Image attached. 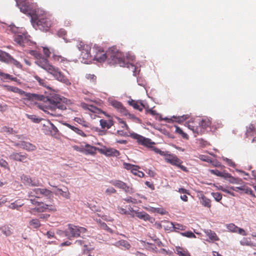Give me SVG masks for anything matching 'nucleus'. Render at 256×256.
<instances>
[{"label":"nucleus","instance_id":"13d9d810","mask_svg":"<svg viewBox=\"0 0 256 256\" xmlns=\"http://www.w3.org/2000/svg\"><path fill=\"white\" fill-rule=\"evenodd\" d=\"M116 190L112 187L108 188L106 190V193L108 195L116 193Z\"/></svg>","mask_w":256,"mask_h":256},{"label":"nucleus","instance_id":"39448f33","mask_svg":"<svg viewBox=\"0 0 256 256\" xmlns=\"http://www.w3.org/2000/svg\"><path fill=\"white\" fill-rule=\"evenodd\" d=\"M130 136L136 140L138 144L144 146L147 148H152L156 153L159 154L161 156H166V154L165 152L162 151L156 147L153 146V145H154L155 143L152 142L150 138H146L136 133L132 134Z\"/></svg>","mask_w":256,"mask_h":256},{"label":"nucleus","instance_id":"f257e3e1","mask_svg":"<svg viewBox=\"0 0 256 256\" xmlns=\"http://www.w3.org/2000/svg\"><path fill=\"white\" fill-rule=\"evenodd\" d=\"M4 87L6 90L18 93L20 96H26L29 100L43 101L44 102V104H39L40 108L52 116L60 117L62 116V112L66 109L67 99L61 98L57 94H54L49 98L43 95L27 93L16 86H4Z\"/></svg>","mask_w":256,"mask_h":256},{"label":"nucleus","instance_id":"a878e982","mask_svg":"<svg viewBox=\"0 0 256 256\" xmlns=\"http://www.w3.org/2000/svg\"><path fill=\"white\" fill-rule=\"evenodd\" d=\"M34 78L40 86L45 87L48 89L51 88L48 82L44 78H41L37 75L35 76Z\"/></svg>","mask_w":256,"mask_h":256},{"label":"nucleus","instance_id":"0e129e2a","mask_svg":"<svg viewBox=\"0 0 256 256\" xmlns=\"http://www.w3.org/2000/svg\"><path fill=\"white\" fill-rule=\"evenodd\" d=\"M43 52L44 56L47 58L49 57L51 54L50 50L46 47L43 48Z\"/></svg>","mask_w":256,"mask_h":256},{"label":"nucleus","instance_id":"4468645a","mask_svg":"<svg viewBox=\"0 0 256 256\" xmlns=\"http://www.w3.org/2000/svg\"><path fill=\"white\" fill-rule=\"evenodd\" d=\"M28 155L26 153L14 152L10 155L9 157L13 160L25 163L28 162Z\"/></svg>","mask_w":256,"mask_h":256},{"label":"nucleus","instance_id":"6e6d98bb","mask_svg":"<svg viewBox=\"0 0 256 256\" xmlns=\"http://www.w3.org/2000/svg\"><path fill=\"white\" fill-rule=\"evenodd\" d=\"M84 248L83 250V254H90L91 251L94 250V248H88L87 245H84Z\"/></svg>","mask_w":256,"mask_h":256},{"label":"nucleus","instance_id":"aec40b11","mask_svg":"<svg viewBox=\"0 0 256 256\" xmlns=\"http://www.w3.org/2000/svg\"><path fill=\"white\" fill-rule=\"evenodd\" d=\"M98 148L95 146H91L89 144H86L85 148H84L83 154H94Z\"/></svg>","mask_w":256,"mask_h":256},{"label":"nucleus","instance_id":"473e14b6","mask_svg":"<svg viewBox=\"0 0 256 256\" xmlns=\"http://www.w3.org/2000/svg\"><path fill=\"white\" fill-rule=\"evenodd\" d=\"M206 235L212 240V241H218L219 240V238L217 236L216 234L214 231L210 230H207L206 232Z\"/></svg>","mask_w":256,"mask_h":256},{"label":"nucleus","instance_id":"393cba45","mask_svg":"<svg viewBox=\"0 0 256 256\" xmlns=\"http://www.w3.org/2000/svg\"><path fill=\"white\" fill-rule=\"evenodd\" d=\"M114 245L118 247L122 246V248L124 250H129L131 246L128 242L124 240L116 242Z\"/></svg>","mask_w":256,"mask_h":256},{"label":"nucleus","instance_id":"052dcab7","mask_svg":"<svg viewBox=\"0 0 256 256\" xmlns=\"http://www.w3.org/2000/svg\"><path fill=\"white\" fill-rule=\"evenodd\" d=\"M90 49V46L89 45H86L85 46V48L81 51V54H91Z\"/></svg>","mask_w":256,"mask_h":256},{"label":"nucleus","instance_id":"c756f323","mask_svg":"<svg viewBox=\"0 0 256 256\" xmlns=\"http://www.w3.org/2000/svg\"><path fill=\"white\" fill-rule=\"evenodd\" d=\"M26 39L24 34H15L14 36V41L20 46H23L24 41Z\"/></svg>","mask_w":256,"mask_h":256},{"label":"nucleus","instance_id":"603ef678","mask_svg":"<svg viewBox=\"0 0 256 256\" xmlns=\"http://www.w3.org/2000/svg\"><path fill=\"white\" fill-rule=\"evenodd\" d=\"M212 195L216 202H219L222 198V194L220 192H212Z\"/></svg>","mask_w":256,"mask_h":256},{"label":"nucleus","instance_id":"e2e57ef3","mask_svg":"<svg viewBox=\"0 0 256 256\" xmlns=\"http://www.w3.org/2000/svg\"><path fill=\"white\" fill-rule=\"evenodd\" d=\"M30 54L32 56H34L36 58V60L42 57L41 54L39 52H36V50H31L30 52Z\"/></svg>","mask_w":256,"mask_h":256},{"label":"nucleus","instance_id":"bb28decb","mask_svg":"<svg viewBox=\"0 0 256 256\" xmlns=\"http://www.w3.org/2000/svg\"><path fill=\"white\" fill-rule=\"evenodd\" d=\"M65 126H66L68 128L71 129L72 130L76 132L78 134L79 136H80L82 137H86V135L84 134V132L81 130L79 129L78 128L75 127L73 126H72L71 124H65Z\"/></svg>","mask_w":256,"mask_h":256},{"label":"nucleus","instance_id":"dca6fc26","mask_svg":"<svg viewBox=\"0 0 256 256\" xmlns=\"http://www.w3.org/2000/svg\"><path fill=\"white\" fill-rule=\"evenodd\" d=\"M98 152L106 156H118L120 154L118 150L113 148H106L98 149Z\"/></svg>","mask_w":256,"mask_h":256},{"label":"nucleus","instance_id":"79ce46f5","mask_svg":"<svg viewBox=\"0 0 256 256\" xmlns=\"http://www.w3.org/2000/svg\"><path fill=\"white\" fill-rule=\"evenodd\" d=\"M82 106L83 108H87L94 112H96V110H99L98 109L96 108V107H94L92 105H88L86 104L82 103Z\"/></svg>","mask_w":256,"mask_h":256},{"label":"nucleus","instance_id":"69168bd1","mask_svg":"<svg viewBox=\"0 0 256 256\" xmlns=\"http://www.w3.org/2000/svg\"><path fill=\"white\" fill-rule=\"evenodd\" d=\"M38 198H32L30 199V201L33 205L37 206L38 204V203L40 202L38 200Z\"/></svg>","mask_w":256,"mask_h":256},{"label":"nucleus","instance_id":"37998d69","mask_svg":"<svg viewBox=\"0 0 256 256\" xmlns=\"http://www.w3.org/2000/svg\"><path fill=\"white\" fill-rule=\"evenodd\" d=\"M173 118L176 119V121L178 123L183 122L184 120H187L188 118V115H183L182 116H178V117L174 116Z\"/></svg>","mask_w":256,"mask_h":256},{"label":"nucleus","instance_id":"f03ea898","mask_svg":"<svg viewBox=\"0 0 256 256\" xmlns=\"http://www.w3.org/2000/svg\"><path fill=\"white\" fill-rule=\"evenodd\" d=\"M32 23L36 28L46 32L56 24V20L47 13H39L38 11L32 18Z\"/></svg>","mask_w":256,"mask_h":256},{"label":"nucleus","instance_id":"412c9836","mask_svg":"<svg viewBox=\"0 0 256 256\" xmlns=\"http://www.w3.org/2000/svg\"><path fill=\"white\" fill-rule=\"evenodd\" d=\"M128 104L130 106H132L134 109L138 110L140 112H142L143 110V108H144V105L142 102L133 100H128Z\"/></svg>","mask_w":256,"mask_h":256},{"label":"nucleus","instance_id":"8fccbe9b","mask_svg":"<svg viewBox=\"0 0 256 256\" xmlns=\"http://www.w3.org/2000/svg\"><path fill=\"white\" fill-rule=\"evenodd\" d=\"M30 179V177L28 176L22 174L21 176V180L22 182L26 185H28Z\"/></svg>","mask_w":256,"mask_h":256},{"label":"nucleus","instance_id":"f8f14e48","mask_svg":"<svg viewBox=\"0 0 256 256\" xmlns=\"http://www.w3.org/2000/svg\"><path fill=\"white\" fill-rule=\"evenodd\" d=\"M1 61L6 62L9 64H12L18 68H22V65L19 62L9 54L4 52Z\"/></svg>","mask_w":256,"mask_h":256},{"label":"nucleus","instance_id":"4d7b16f0","mask_svg":"<svg viewBox=\"0 0 256 256\" xmlns=\"http://www.w3.org/2000/svg\"><path fill=\"white\" fill-rule=\"evenodd\" d=\"M198 158L204 162H211L210 158L208 156L200 154L198 156Z\"/></svg>","mask_w":256,"mask_h":256},{"label":"nucleus","instance_id":"49530a36","mask_svg":"<svg viewBox=\"0 0 256 256\" xmlns=\"http://www.w3.org/2000/svg\"><path fill=\"white\" fill-rule=\"evenodd\" d=\"M210 172L212 174H214L216 176L220 177H226V174H224L222 172H220L218 170H210Z\"/></svg>","mask_w":256,"mask_h":256},{"label":"nucleus","instance_id":"f704fd0d","mask_svg":"<svg viewBox=\"0 0 256 256\" xmlns=\"http://www.w3.org/2000/svg\"><path fill=\"white\" fill-rule=\"evenodd\" d=\"M56 194L57 195L62 196L68 199L70 198V193L68 190H66V191H64L60 188H58L56 192Z\"/></svg>","mask_w":256,"mask_h":256},{"label":"nucleus","instance_id":"c9c22d12","mask_svg":"<svg viewBox=\"0 0 256 256\" xmlns=\"http://www.w3.org/2000/svg\"><path fill=\"white\" fill-rule=\"evenodd\" d=\"M20 29L18 27L16 26L14 24H10L8 26L6 30L8 32H12V34H19V31Z\"/></svg>","mask_w":256,"mask_h":256},{"label":"nucleus","instance_id":"a211bd4d","mask_svg":"<svg viewBox=\"0 0 256 256\" xmlns=\"http://www.w3.org/2000/svg\"><path fill=\"white\" fill-rule=\"evenodd\" d=\"M136 216L138 218L143 220L145 221H148L151 223H153L154 221V218L151 217L148 214L144 212H135Z\"/></svg>","mask_w":256,"mask_h":256},{"label":"nucleus","instance_id":"c85d7f7f","mask_svg":"<svg viewBox=\"0 0 256 256\" xmlns=\"http://www.w3.org/2000/svg\"><path fill=\"white\" fill-rule=\"evenodd\" d=\"M226 177L229 178H230L229 182L231 184H242L243 183L242 179L234 178L230 174H226Z\"/></svg>","mask_w":256,"mask_h":256},{"label":"nucleus","instance_id":"a18cd8bd","mask_svg":"<svg viewBox=\"0 0 256 256\" xmlns=\"http://www.w3.org/2000/svg\"><path fill=\"white\" fill-rule=\"evenodd\" d=\"M27 118L36 123H39L41 121V118H37L36 115L27 114Z\"/></svg>","mask_w":256,"mask_h":256},{"label":"nucleus","instance_id":"a19ab883","mask_svg":"<svg viewBox=\"0 0 256 256\" xmlns=\"http://www.w3.org/2000/svg\"><path fill=\"white\" fill-rule=\"evenodd\" d=\"M86 78L90 81V82L96 84V76L94 74H86Z\"/></svg>","mask_w":256,"mask_h":256},{"label":"nucleus","instance_id":"6ab92c4d","mask_svg":"<svg viewBox=\"0 0 256 256\" xmlns=\"http://www.w3.org/2000/svg\"><path fill=\"white\" fill-rule=\"evenodd\" d=\"M198 196L200 200V204L204 206L210 208L211 207V200L204 196L202 192H198Z\"/></svg>","mask_w":256,"mask_h":256},{"label":"nucleus","instance_id":"4c0bfd02","mask_svg":"<svg viewBox=\"0 0 256 256\" xmlns=\"http://www.w3.org/2000/svg\"><path fill=\"white\" fill-rule=\"evenodd\" d=\"M175 128H176V130H175L176 133L182 136V138H184V139H186V140L188 139V135L186 133L184 132H183V130L180 127H178V126H175Z\"/></svg>","mask_w":256,"mask_h":256},{"label":"nucleus","instance_id":"e433bc0d","mask_svg":"<svg viewBox=\"0 0 256 256\" xmlns=\"http://www.w3.org/2000/svg\"><path fill=\"white\" fill-rule=\"evenodd\" d=\"M0 76L4 80H10L15 82L17 80V78L16 77H14L8 74H5L2 72H0Z\"/></svg>","mask_w":256,"mask_h":256},{"label":"nucleus","instance_id":"ea45409f","mask_svg":"<svg viewBox=\"0 0 256 256\" xmlns=\"http://www.w3.org/2000/svg\"><path fill=\"white\" fill-rule=\"evenodd\" d=\"M170 225L174 230H184L186 228V226L181 224H173L172 222L170 223Z\"/></svg>","mask_w":256,"mask_h":256},{"label":"nucleus","instance_id":"774afa93","mask_svg":"<svg viewBox=\"0 0 256 256\" xmlns=\"http://www.w3.org/2000/svg\"><path fill=\"white\" fill-rule=\"evenodd\" d=\"M0 166L4 168H8V163L3 159L0 160Z\"/></svg>","mask_w":256,"mask_h":256},{"label":"nucleus","instance_id":"2eb2a0df","mask_svg":"<svg viewBox=\"0 0 256 256\" xmlns=\"http://www.w3.org/2000/svg\"><path fill=\"white\" fill-rule=\"evenodd\" d=\"M15 146L22 148L24 150H25L28 152L34 151L36 149V147L34 144L26 142L25 141H21L18 142L15 144Z\"/></svg>","mask_w":256,"mask_h":256},{"label":"nucleus","instance_id":"4be33fe9","mask_svg":"<svg viewBox=\"0 0 256 256\" xmlns=\"http://www.w3.org/2000/svg\"><path fill=\"white\" fill-rule=\"evenodd\" d=\"M100 125L102 128H110L114 124L113 120H106L101 119L100 120Z\"/></svg>","mask_w":256,"mask_h":256},{"label":"nucleus","instance_id":"2f4dec72","mask_svg":"<svg viewBox=\"0 0 256 256\" xmlns=\"http://www.w3.org/2000/svg\"><path fill=\"white\" fill-rule=\"evenodd\" d=\"M28 224L30 227L32 228H38L41 226V224L38 219L37 218H33L29 222Z\"/></svg>","mask_w":256,"mask_h":256},{"label":"nucleus","instance_id":"cd10ccee","mask_svg":"<svg viewBox=\"0 0 256 256\" xmlns=\"http://www.w3.org/2000/svg\"><path fill=\"white\" fill-rule=\"evenodd\" d=\"M175 252L179 256H190L187 250L180 246L176 247Z\"/></svg>","mask_w":256,"mask_h":256},{"label":"nucleus","instance_id":"1a4fd4ad","mask_svg":"<svg viewBox=\"0 0 256 256\" xmlns=\"http://www.w3.org/2000/svg\"><path fill=\"white\" fill-rule=\"evenodd\" d=\"M50 70L48 73L52 75L56 80L66 84L67 86L71 85V82L70 80L58 68L53 66Z\"/></svg>","mask_w":256,"mask_h":256},{"label":"nucleus","instance_id":"c03bdc74","mask_svg":"<svg viewBox=\"0 0 256 256\" xmlns=\"http://www.w3.org/2000/svg\"><path fill=\"white\" fill-rule=\"evenodd\" d=\"M28 186H40L41 184H40V182L38 180H35V179L32 180L30 178Z\"/></svg>","mask_w":256,"mask_h":256},{"label":"nucleus","instance_id":"de8ad7c7","mask_svg":"<svg viewBox=\"0 0 256 256\" xmlns=\"http://www.w3.org/2000/svg\"><path fill=\"white\" fill-rule=\"evenodd\" d=\"M180 234L184 236L189 238H195V234L191 231H187L184 232H180Z\"/></svg>","mask_w":256,"mask_h":256},{"label":"nucleus","instance_id":"b1692460","mask_svg":"<svg viewBox=\"0 0 256 256\" xmlns=\"http://www.w3.org/2000/svg\"><path fill=\"white\" fill-rule=\"evenodd\" d=\"M26 0H16V4L20 8V11L24 13H26L28 11V6L25 2Z\"/></svg>","mask_w":256,"mask_h":256},{"label":"nucleus","instance_id":"423d86ee","mask_svg":"<svg viewBox=\"0 0 256 256\" xmlns=\"http://www.w3.org/2000/svg\"><path fill=\"white\" fill-rule=\"evenodd\" d=\"M86 229L84 228L69 224L68 228L65 230L66 236L69 238H77L81 233H84Z\"/></svg>","mask_w":256,"mask_h":256},{"label":"nucleus","instance_id":"7ed1b4c3","mask_svg":"<svg viewBox=\"0 0 256 256\" xmlns=\"http://www.w3.org/2000/svg\"><path fill=\"white\" fill-rule=\"evenodd\" d=\"M107 60L109 64L114 65L119 64L120 66H125L131 68L134 76L137 74L136 68L130 63H126L123 54L119 52L116 48H110L107 50Z\"/></svg>","mask_w":256,"mask_h":256},{"label":"nucleus","instance_id":"9b49d317","mask_svg":"<svg viewBox=\"0 0 256 256\" xmlns=\"http://www.w3.org/2000/svg\"><path fill=\"white\" fill-rule=\"evenodd\" d=\"M110 182L114 186L123 190L126 193L132 194L135 192L132 185H128L120 180H112Z\"/></svg>","mask_w":256,"mask_h":256},{"label":"nucleus","instance_id":"bf43d9fd","mask_svg":"<svg viewBox=\"0 0 256 256\" xmlns=\"http://www.w3.org/2000/svg\"><path fill=\"white\" fill-rule=\"evenodd\" d=\"M2 131L4 132H6L7 134H11L13 132V129H12V128H11L4 126L2 128Z\"/></svg>","mask_w":256,"mask_h":256},{"label":"nucleus","instance_id":"20e7f679","mask_svg":"<svg viewBox=\"0 0 256 256\" xmlns=\"http://www.w3.org/2000/svg\"><path fill=\"white\" fill-rule=\"evenodd\" d=\"M211 122L208 118H204L200 122L192 121L188 122V127L196 134H202L205 130L210 126Z\"/></svg>","mask_w":256,"mask_h":256},{"label":"nucleus","instance_id":"6e6552de","mask_svg":"<svg viewBox=\"0 0 256 256\" xmlns=\"http://www.w3.org/2000/svg\"><path fill=\"white\" fill-rule=\"evenodd\" d=\"M56 208L54 204H46L42 202H40L37 206L32 208L30 210V212L33 214L34 212H43L47 211L56 212Z\"/></svg>","mask_w":256,"mask_h":256},{"label":"nucleus","instance_id":"ddd939ff","mask_svg":"<svg viewBox=\"0 0 256 256\" xmlns=\"http://www.w3.org/2000/svg\"><path fill=\"white\" fill-rule=\"evenodd\" d=\"M35 63L40 68L45 70L48 72H49L50 70L54 66L48 63L47 58L42 56L36 60Z\"/></svg>","mask_w":256,"mask_h":256},{"label":"nucleus","instance_id":"f3484780","mask_svg":"<svg viewBox=\"0 0 256 256\" xmlns=\"http://www.w3.org/2000/svg\"><path fill=\"white\" fill-rule=\"evenodd\" d=\"M110 104L122 114L126 116L128 114V110L123 106L120 102L116 100H112L110 101Z\"/></svg>","mask_w":256,"mask_h":256},{"label":"nucleus","instance_id":"864d4df0","mask_svg":"<svg viewBox=\"0 0 256 256\" xmlns=\"http://www.w3.org/2000/svg\"><path fill=\"white\" fill-rule=\"evenodd\" d=\"M57 35L59 37H62L64 39L65 38V36L66 35V31L65 30L63 29V28H61V29L59 30L57 32Z\"/></svg>","mask_w":256,"mask_h":256},{"label":"nucleus","instance_id":"72a5a7b5","mask_svg":"<svg viewBox=\"0 0 256 256\" xmlns=\"http://www.w3.org/2000/svg\"><path fill=\"white\" fill-rule=\"evenodd\" d=\"M24 205V203L22 202L20 200H16L14 202L11 203L9 206L8 208L12 210L20 208Z\"/></svg>","mask_w":256,"mask_h":256},{"label":"nucleus","instance_id":"5fc2aeb1","mask_svg":"<svg viewBox=\"0 0 256 256\" xmlns=\"http://www.w3.org/2000/svg\"><path fill=\"white\" fill-rule=\"evenodd\" d=\"M124 168L128 170H130V171L132 170L133 168H136V165H134L130 164L124 162L123 164Z\"/></svg>","mask_w":256,"mask_h":256},{"label":"nucleus","instance_id":"5701e85b","mask_svg":"<svg viewBox=\"0 0 256 256\" xmlns=\"http://www.w3.org/2000/svg\"><path fill=\"white\" fill-rule=\"evenodd\" d=\"M52 58L55 62L63 64H66L69 62L66 58L56 54H53Z\"/></svg>","mask_w":256,"mask_h":256},{"label":"nucleus","instance_id":"338daca9","mask_svg":"<svg viewBox=\"0 0 256 256\" xmlns=\"http://www.w3.org/2000/svg\"><path fill=\"white\" fill-rule=\"evenodd\" d=\"M8 201V198L5 196L0 195V206Z\"/></svg>","mask_w":256,"mask_h":256},{"label":"nucleus","instance_id":"7c9ffc66","mask_svg":"<svg viewBox=\"0 0 256 256\" xmlns=\"http://www.w3.org/2000/svg\"><path fill=\"white\" fill-rule=\"evenodd\" d=\"M40 188H36L32 189L28 192L30 198H40Z\"/></svg>","mask_w":256,"mask_h":256},{"label":"nucleus","instance_id":"9d476101","mask_svg":"<svg viewBox=\"0 0 256 256\" xmlns=\"http://www.w3.org/2000/svg\"><path fill=\"white\" fill-rule=\"evenodd\" d=\"M92 56L94 60L102 62L107 60V51L104 52L101 47L94 46L92 48Z\"/></svg>","mask_w":256,"mask_h":256},{"label":"nucleus","instance_id":"680f3d73","mask_svg":"<svg viewBox=\"0 0 256 256\" xmlns=\"http://www.w3.org/2000/svg\"><path fill=\"white\" fill-rule=\"evenodd\" d=\"M118 120H119V122L122 124L121 126L122 128H125V130H128L130 129L128 126L126 124L125 122H124L120 118H119Z\"/></svg>","mask_w":256,"mask_h":256},{"label":"nucleus","instance_id":"3c124183","mask_svg":"<svg viewBox=\"0 0 256 256\" xmlns=\"http://www.w3.org/2000/svg\"><path fill=\"white\" fill-rule=\"evenodd\" d=\"M226 228L230 231L234 232H236V230H238V227L234 224H227Z\"/></svg>","mask_w":256,"mask_h":256},{"label":"nucleus","instance_id":"09e8293b","mask_svg":"<svg viewBox=\"0 0 256 256\" xmlns=\"http://www.w3.org/2000/svg\"><path fill=\"white\" fill-rule=\"evenodd\" d=\"M82 58L84 60V62L86 63L88 60H90L92 58H93L92 55L91 54H81L80 55Z\"/></svg>","mask_w":256,"mask_h":256},{"label":"nucleus","instance_id":"0eeeda50","mask_svg":"<svg viewBox=\"0 0 256 256\" xmlns=\"http://www.w3.org/2000/svg\"><path fill=\"white\" fill-rule=\"evenodd\" d=\"M165 160L166 162L178 167L184 172H188L186 167L182 165V161L178 158L174 154H166L165 156Z\"/></svg>","mask_w":256,"mask_h":256},{"label":"nucleus","instance_id":"58836bf2","mask_svg":"<svg viewBox=\"0 0 256 256\" xmlns=\"http://www.w3.org/2000/svg\"><path fill=\"white\" fill-rule=\"evenodd\" d=\"M52 192L48 189L40 188V195L50 197L52 196Z\"/></svg>","mask_w":256,"mask_h":256}]
</instances>
